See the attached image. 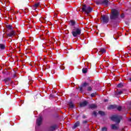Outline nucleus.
Wrapping results in <instances>:
<instances>
[{
	"mask_svg": "<svg viewBox=\"0 0 131 131\" xmlns=\"http://www.w3.org/2000/svg\"><path fill=\"white\" fill-rule=\"evenodd\" d=\"M117 110H118V111H121L122 109V107L120 106H117V107H116Z\"/></svg>",
	"mask_w": 131,
	"mask_h": 131,
	"instance_id": "412c9836",
	"label": "nucleus"
},
{
	"mask_svg": "<svg viewBox=\"0 0 131 131\" xmlns=\"http://www.w3.org/2000/svg\"><path fill=\"white\" fill-rule=\"evenodd\" d=\"M79 121H77L74 125V126L73 127V129H74L75 128H76V127H77V126H79Z\"/></svg>",
	"mask_w": 131,
	"mask_h": 131,
	"instance_id": "f8f14e48",
	"label": "nucleus"
},
{
	"mask_svg": "<svg viewBox=\"0 0 131 131\" xmlns=\"http://www.w3.org/2000/svg\"><path fill=\"white\" fill-rule=\"evenodd\" d=\"M111 119L113 121H115L116 122L119 123L120 122V119H121V117L119 116H114L112 117Z\"/></svg>",
	"mask_w": 131,
	"mask_h": 131,
	"instance_id": "20e7f679",
	"label": "nucleus"
},
{
	"mask_svg": "<svg viewBox=\"0 0 131 131\" xmlns=\"http://www.w3.org/2000/svg\"><path fill=\"white\" fill-rule=\"evenodd\" d=\"M112 128L113 129H118L119 127H118V124H112Z\"/></svg>",
	"mask_w": 131,
	"mask_h": 131,
	"instance_id": "9d476101",
	"label": "nucleus"
},
{
	"mask_svg": "<svg viewBox=\"0 0 131 131\" xmlns=\"http://www.w3.org/2000/svg\"><path fill=\"white\" fill-rule=\"evenodd\" d=\"M56 129V126L55 125H51L48 127L46 131H54Z\"/></svg>",
	"mask_w": 131,
	"mask_h": 131,
	"instance_id": "423d86ee",
	"label": "nucleus"
},
{
	"mask_svg": "<svg viewBox=\"0 0 131 131\" xmlns=\"http://www.w3.org/2000/svg\"><path fill=\"white\" fill-rule=\"evenodd\" d=\"M72 33L74 37H76V36L80 35V34H81V28L77 25H76L73 27Z\"/></svg>",
	"mask_w": 131,
	"mask_h": 131,
	"instance_id": "f257e3e1",
	"label": "nucleus"
},
{
	"mask_svg": "<svg viewBox=\"0 0 131 131\" xmlns=\"http://www.w3.org/2000/svg\"><path fill=\"white\" fill-rule=\"evenodd\" d=\"M92 88L91 86H89L87 88V91H92Z\"/></svg>",
	"mask_w": 131,
	"mask_h": 131,
	"instance_id": "c756f323",
	"label": "nucleus"
},
{
	"mask_svg": "<svg viewBox=\"0 0 131 131\" xmlns=\"http://www.w3.org/2000/svg\"><path fill=\"white\" fill-rule=\"evenodd\" d=\"M121 94H123V90H121L116 93V95H121Z\"/></svg>",
	"mask_w": 131,
	"mask_h": 131,
	"instance_id": "f3484780",
	"label": "nucleus"
},
{
	"mask_svg": "<svg viewBox=\"0 0 131 131\" xmlns=\"http://www.w3.org/2000/svg\"><path fill=\"white\" fill-rule=\"evenodd\" d=\"M119 15V12L116 9L112 10V15L111 16V19H115L117 18Z\"/></svg>",
	"mask_w": 131,
	"mask_h": 131,
	"instance_id": "f03ea898",
	"label": "nucleus"
},
{
	"mask_svg": "<svg viewBox=\"0 0 131 131\" xmlns=\"http://www.w3.org/2000/svg\"><path fill=\"white\" fill-rule=\"evenodd\" d=\"M91 97H95V94H94V93H92L91 95Z\"/></svg>",
	"mask_w": 131,
	"mask_h": 131,
	"instance_id": "2f4dec72",
	"label": "nucleus"
},
{
	"mask_svg": "<svg viewBox=\"0 0 131 131\" xmlns=\"http://www.w3.org/2000/svg\"><path fill=\"white\" fill-rule=\"evenodd\" d=\"M82 72H83V73H86V72H88V69L83 68L82 69Z\"/></svg>",
	"mask_w": 131,
	"mask_h": 131,
	"instance_id": "5701e85b",
	"label": "nucleus"
},
{
	"mask_svg": "<svg viewBox=\"0 0 131 131\" xmlns=\"http://www.w3.org/2000/svg\"><path fill=\"white\" fill-rule=\"evenodd\" d=\"M102 4L103 5H105V6H107V5H108V0H103Z\"/></svg>",
	"mask_w": 131,
	"mask_h": 131,
	"instance_id": "aec40b11",
	"label": "nucleus"
},
{
	"mask_svg": "<svg viewBox=\"0 0 131 131\" xmlns=\"http://www.w3.org/2000/svg\"><path fill=\"white\" fill-rule=\"evenodd\" d=\"M117 107L116 105H111L108 107V109H115Z\"/></svg>",
	"mask_w": 131,
	"mask_h": 131,
	"instance_id": "4468645a",
	"label": "nucleus"
},
{
	"mask_svg": "<svg viewBox=\"0 0 131 131\" xmlns=\"http://www.w3.org/2000/svg\"><path fill=\"white\" fill-rule=\"evenodd\" d=\"M15 35V31H12L9 34H8V36H13Z\"/></svg>",
	"mask_w": 131,
	"mask_h": 131,
	"instance_id": "2eb2a0df",
	"label": "nucleus"
},
{
	"mask_svg": "<svg viewBox=\"0 0 131 131\" xmlns=\"http://www.w3.org/2000/svg\"><path fill=\"white\" fill-rule=\"evenodd\" d=\"M31 82H32V81H30V83H31Z\"/></svg>",
	"mask_w": 131,
	"mask_h": 131,
	"instance_id": "f704fd0d",
	"label": "nucleus"
},
{
	"mask_svg": "<svg viewBox=\"0 0 131 131\" xmlns=\"http://www.w3.org/2000/svg\"><path fill=\"white\" fill-rule=\"evenodd\" d=\"M71 25L74 26V25H75V21H74V20H71Z\"/></svg>",
	"mask_w": 131,
	"mask_h": 131,
	"instance_id": "a878e982",
	"label": "nucleus"
},
{
	"mask_svg": "<svg viewBox=\"0 0 131 131\" xmlns=\"http://www.w3.org/2000/svg\"><path fill=\"white\" fill-rule=\"evenodd\" d=\"M5 48H6V46H5V45H4L3 44H0V48L1 49V50H4Z\"/></svg>",
	"mask_w": 131,
	"mask_h": 131,
	"instance_id": "4be33fe9",
	"label": "nucleus"
},
{
	"mask_svg": "<svg viewBox=\"0 0 131 131\" xmlns=\"http://www.w3.org/2000/svg\"><path fill=\"white\" fill-rule=\"evenodd\" d=\"M82 11L85 12L86 14H89L92 12V7H86L85 5H84L82 7Z\"/></svg>",
	"mask_w": 131,
	"mask_h": 131,
	"instance_id": "7ed1b4c3",
	"label": "nucleus"
},
{
	"mask_svg": "<svg viewBox=\"0 0 131 131\" xmlns=\"http://www.w3.org/2000/svg\"><path fill=\"white\" fill-rule=\"evenodd\" d=\"M107 128L106 127H103L102 128L101 131H107Z\"/></svg>",
	"mask_w": 131,
	"mask_h": 131,
	"instance_id": "bb28decb",
	"label": "nucleus"
},
{
	"mask_svg": "<svg viewBox=\"0 0 131 131\" xmlns=\"http://www.w3.org/2000/svg\"><path fill=\"white\" fill-rule=\"evenodd\" d=\"M122 86H123L122 83H119V84H118V88H122Z\"/></svg>",
	"mask_w": 131,
	"mask_h": 131,
	"instance_id": "cd10ccee",
	"label": "nucleus"
},
{
	"mask_svg": "<svg viewBox=\"0 0 131 131\" xmlns=\"http://www.w3.org/2000/svg\"><path fill=\"white\" fill-rule=\"evenodd\" d=\"M41 122H42V117L40 116L37 119L36 123L38 125H40L41 124Z\"/></svg>",
	"mask_w": 131,
	"mask_h": 131,
	"instance_id": "0eeeda50",
	"label": "nucleus"
},
{
	"mask_svg": "<svg viewBox=\"0 0 131 131\" xmlns=\"http://www.w3.org/2000/svg\"><path fill=\"white\" fill-rule=\"evenodd\" d=\"M7 28H8V29H10L11 30H13V29H14V28H13V27L12 26V25H7Z\"/></svg>",
	"mask_w": 131,
	"mask_h": 131,
	"instance_id": "dca6fc26",
	"label": "nucleus"
},
{
	"mask_svg": "<svg viewBox=\"0 0 131 131\" xmlns=\"http://www.w3.org/2000/svg\"><path fill=\"white\" fill-rule=\"evenodd\" d=\"M89 85H90L89 84V83L85 82V83H84L83 84L82 87L83 88V86H89Z\"/></svg>",
	"mask_w": 131,
	"mask_h": 131,
	"instance_id": "b1692460",
	"label": "nucleus"
},
{
	"mask_svg": "<svg viewBox=\"0 0 131 131\" xmlns=\"http://www.w3.org/2000/svg\"><path fill=\"white\" fill-rule=\"evenodd\" d=\"M124 17V14H122L121 15V18H123Z\"/></svg>",
	"mask_w": 131,
	"mask_h": 131,
	"instance_id": "7c9ffc66",
	"label": "nucleus"
},
{
	"mask_svg": "<svg viewBox=\"0 0 131 131\" xmlns=\"http://www.w3.org/2000/svg\"><path fill=\"white\" fill-rule=\"evenodd\" d=\"M104 53H106V50L104 48H101L100 49L98 54L99 55H102V54H104Z\"/></svg>",
	"mask_w": 131,
	"mask_h": 131,
	"instance_id": "1a4fd4ad",
	"label": "nucleus"
},
{
	"mask_svg": "<svg viewBox=\"0 0 131 131\" xmlns=\"http://www.w3.org/2000/svg\"><path fill=\"white\" fill-rule=\"evenodd\" d=\"M40 6V3H36L33 6V10H36L38 7Z\"/></svg>",
	"mask_w": 131,
	"mask_h": 131,
	"instance_id": "6e6552de",
	"label": "nucleus"
},
{
	"mask_svg": "<svg viewBox=\"0 0 131 131\" xmlns=\"http://www.w3.org/2000/svg\"><path fill=\"white\" fill-rule=\"evenodd\" d=\"M10 80H11L10 78H7L4 80V81L5 82V83H7L8 81H10Z\"/></svg>",
	"mask_w": 131,
	"mask_h": 131,
	"instance_id": "6ab92c4d",
	"label": "nucleus"
},
{
	"mask_svg": "<svg viewBox=\"0 0 131 131\" xmlns=\"http://www.w3.org/2000/svg\"><path fill=\"white\" fill-rule=\"evenodd\" d=\"M93 114H94V115L96 116V115H97V113L96 112H94Z\"/></svg>",
	"mask_w": 131,
	"mask_h": 131,
	"instance_id": "473e14b6",
	"label": "nucleus"
},
{
	"mask_svg": "<svg viewBox=\"0 0 131 131\" xmlns=\"http://www.w3.org/2000/svg\"><path fill=\"white\" fill-rule=\"evenodd\" d=\"M98 113L99 114H100V115H105V113H104V112L102 111H99Z\"/></svg>",
	"mask_w": 131,
	"mask_h": 131,
	"instance_id": "393cba45",
	"label": "nucleus"
},
{
	"mask_svg": "<svg viewBox=\"0 0 131 131\" xmlns=\"http://www.w3.org/2000/svg\"><path fill=\"white\" fill-rule=\"evenodd\" d=\"M101 20L104 23H107L108 21H109V17L107 15H102Z\"/></svg>",
	"mask_w": 131,
	"mask_h": 131,
	"instance_id": "39448f33",
	"label": "nucleus"
},
{
	"mask_svg": "<svg viewBox=\"0 0 131 131\" xmlns=\"http://www.w3.org/2000/svg\"><path fill=\"white\" fill-rule=\"evenodd\" d=\"M69 106L70 107V108H74V105L73 104V103L72 102H70L69 103Z\"/></svg>",
	"mask_w": 131,
	"mask_h": 131,
	"instance_id": "a211bd4d",
	"label": "nucleus"
},
{
	"mask_svg": "<svg viewBox=\"0 0 131 131\" xmlns=\"http://www.w3.org/2000/svg\"><path fill=\"white\" fill-rule=\"evenodd\" d=\"M90 108L91 109H96L97 108V105L95 104H92L90 105Z\"/></svg>",
	"mask_w": 131,
	"mask_h": 131,
	"instance_id": "ddd939ff",
	"label": "nucleus"
},
{
	"mask_svg": "<svg viewBox=\"0 0 131 131\" xmlns=\"http://www.w3.org/2000/svg\"><path fill=\"white\" fill-rule=\"evenodd\" d=\"M80 91H82V88H80Z\"/></svg>",
	"mask_w": 131,
	"mask_h": 131,
	"instance_id": "72a5a7b5",
	"label": "nucleus"
},
{
	"mask_svg": "<svg viewBox=\"0 0 131 131\" xmlns=\"http://www.w3.org/2000/svg\"><path fill=\"white\" fill-rule=\"evenodd\" d=\"M87 104H88V102L84 101L80 103V107H84L85 106H86Z\"/></svg>",
	"mask_w": 131,
	"mask_h": 131,
	"instance_id": "9b49d317",
	"label": "nucleus"
},
{
	"mask_svg": "<svg viewBox=\"0 0 131 131\" xmlns=\"http://www.w3.org/2000/svg\"><path fill=\"white\" fill-rule=\"evenodd\" d=\"M60 68L61 70H64V69H65V67L64 66H61L60 67Z\"/></svg>",
	"mask_w": 131,
	"mask_h": 131,
	"instance_id": "c85d7f7f",
	"label": "nucleus"
}]
</instances>
